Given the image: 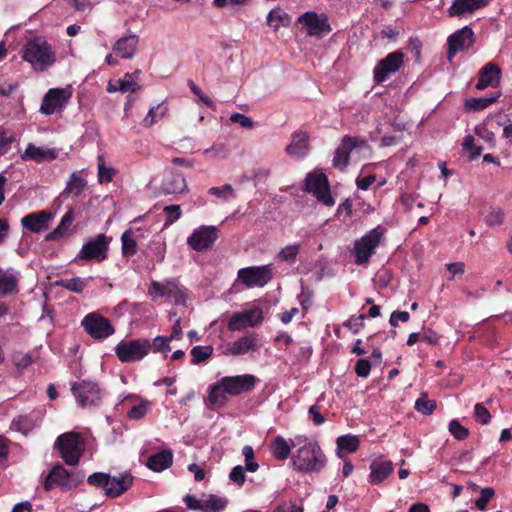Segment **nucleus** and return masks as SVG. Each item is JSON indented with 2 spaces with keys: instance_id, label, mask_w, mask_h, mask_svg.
Instances as JSON below:
<instances>
[{
  "instance_id": "4d7b16f0",
  "label": "nucleus",
  "mask_w": 512,
  "mask_h": 512,
  "mask_svg": "<svg viewBox=\"0 0 512 512\" xmlns=\"http://www.w3.org/2000/svg\"><path fill=\"white\" fill-rule=\"evenodd\" d=\"M12 427L23 434H27L32 428V420L28 416H19L12 421Z\"/></svg>"
},
{
  "instance_id": "ea45409f",
  "label": "nucleus",
  "mask_w": 512,
  "mask_h": 512,
  "mask_svg": "<svg viewBox=\"0 0 512 512\" xmlns=\"http://www.w3.org/2000/svg\"><path fill=\"white\" fill-rule=\"evenodd\" d=\"M97 167V176L100 184H106L113 180V177L116 174V170L113 167L107 166L105 164V158L102 154L98 155L97 157Z\"/></svg>"
},
{
  "instance_id": "bb28decb",
  "label": "nucleus",
  "mask_w": 512,
  "mask_h": 512,
  "mask_svg": "<svg viewBox=\"0 0 512 512\" xmlns=\"http://www.w3.org/2000/svg\"><path fill=\"white\" fill-rule=\"evenodd\" d=\"M489 0H454L453 4L448 9V14L451 17L461 16L464 13H472L480 8L486 7Z\"/></svg>"
},
{
  "instance_id": "7c9ffc66",
  "label": "nucleus",
  "mask_w": 512,
  "mask_h": 512,
  "mask_svg": "<svg viewBox=\"0 0 512 512\" xmlns=\"http://www.w3.org/2000/svg\"><path fill=\"white\" fill-rule=\"evenodd\" d=\"M173 462V454L169 450H162L161 452L151 455L147 460V467L155 472H162L169 468Z\"/></svg>"
},
{
  "instance_id": "bf43d9fd",
  "label": "nucleus",
  "mask_w": 512,
  "mask_h": 512,
  "mask_svg": "<svg viewBox=\"0 0 512 512\" xmlns=\"http://www.w3.org/2000/svg\"><path fill=\"white\" fill-rule=\"evenodd\" d=\"M164 212L166 213L165 226H169L177 221L182 214L181 208L179 205H168L164 207Z\"/></svg>"
},
{
  "instance_id": "f8f14e48",
  "label": "nucleus",
  "mask_w": 512,
  "mask_h": 512,
  "mask_svg": "<svg viewBox=\"0 0 512 512\" xmlns=\"http://www.w3.org/2000/svg\"><path fill=\"white\" fill-rule=\"evenodd\" d=\"M382 232L377 228L371 230L355 243V262L359 265L368 262L374 252V249L380 243Z\"/></svg>"
},
{
  "instance_id": "0e129e2a",
  "label": "nucleus",
  "mask_w": 512,
  "mask_h": 512,
  "mask_svg": "<svg viewBox=\"0 0 512 512\" xmlns=\"http://www.w3.org/2000/svg\"><path fill=\"white\" fill-rule=\"evenodd\" d=\"M229 478L232 482L242 486L246 480L245 469L240 465L235 466L231 470Z\"/></svg>"
},
{
  "instance_id": "c756f323",
  "label": "nucleus",
  "mask_w": 512,
  "mask_h": 512,
  "mask_svg": "<svg viewBox=\"0 0 512 512\" xmlns=\"http://www.w3.org/2000/svg\"><path fill=\"white\" fill-rule=\"evenodd\" d=\"M393 471L390 461L375 460L370 465V483L377 485L386 479Z\"/></svg>"
},
{
  "instance_id": "3c124183",
  "label": "nucleus",
  "mask_w": 512,
  "mask_h": 512,
  "mask_svg": "<svg viewBox=\"0 0 512 512\" xmlns=\"http://www.w3.org/2000/svg\"><path fill=\"white\" fill-rule=\"evenodd\" d=\"M504 221V211L500 208H492L485 216L488 226H500Z\"/></svg>"
},
{
  "instance_id": "603ef678",
  "label": "nucleus",
  "mask_w": 512,
  "mask_h": 512,
  "mask_svg": "<svg viewBox=\"0 0 512 512\" xmlns=\"http://www.w3.org/2000/svg\"><path fill=\"white\" fill-rule=\"evenodd\" d=\"M449 432L457 439V440H465L469 435V430L462 426L458 420H452L449 423Z\"/></svg>"
},
{
  "instance_id": "a211bd4d",
  "label": "nucleus",
  "mask_w": 512,
  "mask_h": 512,
  "mask_svg": "<svg viewBox=\"0 0 512 512\" xmlns=\"http://www.w3.org/2000/svg\"><path fill=\"white\" fill-rule=\"evenodd\" d=\"M222 386L227 394L237 396L242 393L250 392L256 384V377L251 374L226 376L221 378Z\"/></svg>"
},
{
  "instance_id": "f03ea898",
  "label": "nucleus",
  "mask_w": 512,
  "mask_h": 512,
  "mask_svg": "<svg viewBox=\"0 0 512 512\" xmlns=\"http://www.w3.org/2000/svg\"><path fill=\"white\" fill-rule=\"evenodd\" d=\"M291 464L300 472H319L326 465V457L317 443L305 444L293 454Z\"/></svg>"
},
{
  "instance_id": "2eb2a0df",
  "label": "nucleus",
  "mask_w": 512,
  "mask_h": 512,
  "mask_svg": "<svg viewBox=\"0 0 512 512\" xmlns=\"http://www.w3.org/2000/svg\"><path fill=\"white\" fill-rule=\"evenodd\" d=\"M365 147H367V142L365 140H360L356 137L344 136L341 144L335 151L333 166L340 170H344L349 164L350 153L356 148L362 149Z\"/></svg>"
},
{
  "instance_id": "338daca9",
  "label": "nucleus",
  "mask_w": 512,
  "mask_h": 512,
  "mask_svg": "<svg viewBox=\"0 0 512 512\" xmlns=\"http://www.w3.org/2000/svg\"><path fill=\"white\" fill-rule=\"evenodd\" d=\"M371 370V362L367 359H359L355 365V372L357 376L365 378L369 375Z\"/></svg>"
},
{
  "instance_id": "864d4df0",
  "label": "nucleus",
  "mask_w": 512,
  "mask_h": 512,
  "mask_svg": "<svg viewBox=\"0 0 512 512\" xmlns=\"http://www.w3.org/2000/svg\"><path fill=\"white\" fill-rule=\"evenodd\" d=\"M495 495V490L491 487L481 489L480 497L475 501L477 509L483 511L486 509L488 502Z\"/></svg>"
},
{
  "instance_id": "f257e3e1",
  "label": "nucleus",
  "mask_w": 512,
  "mask_h": 512,
  "mask_svg": "<svg viewBox=\"0 0 512 512\" xmlns=\"http://www.w3.org/2000/svg\"><path fill=\"white\" fill-rule=\"evenodd\" d=\"M23 58L39 71L46 70L56 60L51 45L42 37H35L25 43Z\"/></svg>"
},
{
  "instance_id": "69168bd1",
  "label": "nucleus",
  "mask_w": 512,
  "mask_h": 512,
  "mask_svg": "<svg viewBox=\"0 0 512 512\" xmlns=\"http://www.w3.org/2000/svg\"><path fill=\"white\" fill-rule=\"evenodd\" d=\"M475 133L481 139L490 144L491 147L495 145V135L492 131L488 130L486 126H478L475 128Z\"/></svg>"
},
{
  "instance_id": "e433bc0d",
  "label": "nucleus",
  "mask_w": 512,
  "mask_h": 512,
  "mask_svg": "<svg viewBox=\"0 0 512 512\" xmlns=\"http://www.w3.org/2000/svg\"><path fill=\"white\" fill-rule=\"evenodd\" d=\"M87 182L84 178L80 177L77 172H73L70 175V179L64 190V194L77 198L81 195L85 189Z\"/></svg>"
},
{
  "instance_id": "5701e85b",
  "label": "nucleus",
  "mask_w": 512,
  "mask_h": 512,
  "mask_svg": "<svg viewBox=\"0 0 512 512\" xmlns=\"http://www.w3.org/2000/svg\"><path fill=\"white\" fill-rule=\"evenodd\" d=\"M134 482V477L130 472H122L118 475L111 476L109 487H107V497L116 498L127 491Z\"/></svg>"
},
{
  "instance_id": "13d9d810",
  "label": "nucleus",
  "mask_w": 512,
  "mask_h": 512,
  "mask_svg": "<svg viewBox=\"0 0 512 512\" xmlns=\"http://www.w3.org/2000/svg\"><path fill=\"white\" fill-rule=\"evenodd\" d=\"M170 341V338L166 336H157L151 343V350L153 352L167 353L171 350V347L169 345Z\"/></svg>"
},
{
  "instance_id": "c85d7f7f",
  "label": "nucleus",
  "mask_w": 512,
  "mask_h": 512,
  "mask_svg": "<svg viewBox=\"0 0 512 512\" xmlns=\"http://www.w3.org/2000/svg\"><path fill=\"white\" fill-rule=\"evenodd\" d=\"M186 189V181L184 177L175 172H169L165 175L161 190L165 194L182 193Z\"/></svg>"
},
{
  "instance_id": "c9c22d12",
  "label": "nucleus",
  "mask_w": 512,
  "mask_h": 512,
  "mask_svg": "<svg viewBox=\"0 0 512 512\" xmlns=\"http://www.w3.org/2000/svg\"><path fill=\"white\" fill-rule=\"evenodd\" d=\"M90 279L91 277H73L69 279H60L56 281V285L68 291L79 294L82 293L83 290L87 287Z\"/></svg>"
},
{
  "instance_id": "cd10ccee",
  "label": "nucleus",
  "mask_w": 512,
  "mask_h": 512,
  "mask_svg": "<svg viewBox=\"0 0 512 512\" xmlns=\"http://www.w3.org/2000/svg\"><path fill=\"white\" fill-rule=\"evenodd\" d=\"M309 149V135L305 131H296L292 134L291 143L286 147V152L294 157L305 156Z\"/></svg>"
},
{
  "instance_id": "72a5a7b5",
  "label": "nucleus",
  "mask_w": 512,
  "mask_h": 512,
  "mask_svg": "<svg viewBox=\"0 0 512 512\" xmlns=\"http://www.w3.org/2000/svg\"><path fill=\"white\" fill-rule=\"evenodd\" d=\"M500 92H494L488 97H480V98H469L465 101V109L472 111H481L485 108L489 107L493 103L497 102L500 98Z\"/></svg>"
},
{
  "instance_id": "37998d69",
  "label": "nucleus",
  "mask_w": 512,
  "mask_h": 512,
  "mask_svg": "<svg viewBox=\"0 0 512 512\" xmlns=\"http://www.w3.org/2000/svg\"><path fill=\"white\" fill-rule=\"evenodd\" d=\"M213 354V347L210 345L207 346H195L191 349L192 360L191 363L194 365H198L207 359H209Z\"/></svg>"
},
{
  "instance_id": "7ed1b4c3",
  "label": "nucleus",
  "mask_w": 512,
  "mask_h": 512,
  "mask_svg": "<svg viewBox=\"0 0 512 512\" xmlns=\"http://www.w3.org/2000/svg\"><path fill=\"white\" fill-rule=\"evenodd\" d=\"M55 448L59 450L63 461L70 466L78 465L83 454V441L76 432H66L57 437Z\"/></svg>"
},
{
  "instance_id": "1a4fd4ad",
  "label": "nucleus",
  "mask_w": 512,
  "mask_h": 512,
  "mask_svg": "<svg viewBox=\"0 0 512 512\" xmlns=\"http://www.w3.org/2000/svg\"><path fill=\"white\" fill-rule=\"evenodd\" d=\"M238 279L248 288L263 287L273 277L270 265L251 266L238 271Z\"/></svg>"
},
{
  "instance_id": "423d86ee",
  "label": "nucleus",
  "mask_w": 512,
  "mask_h": 512,
  "mask_svg": "<svg viewBox=\"0 0 512 512\" xmlns=\"http://www.w3.org/2000/svg\"><path fill=\"white\" fill-rule=\"evenodd\" d=\"M108 246L109 238L105 234H98L83 244L74 261L95 260L101 262L107 258Z\"/></svg>"
},
{
  "instance_id": "8fccbe9b",
  "label": "nucleus",
  "mask_w": 512,
  "mask_h": 512,
  "mask_svg": "<svg viewBox=\"0 0 512 512\" xmlns=\"http://www.w3.org/2000/svg\"><path fill=\"white\" fill-rule=\"evenodd\" d=\"M436 406L435 400H429L425 397H420L415 402V409L424 415L431 414L436 409Z\"/></svg>"
},
{
  "instance_id": "4be33fe9",
  "label": "nucleus",
  "mask_w": 512,
  "mask_h": 512,
  "mask_svg": "<svg viewBox=\"0 0 512 512\" xmlns=\"http://www.w3.org/2000/svg\"><path fill=\"white\" fill-rule=\"evenodd\" d=\"M500 79V68L493 63H487L479 71V78L475 87L478 90H483L487 87H496L500 83Z\"/></svg>"
},
{
  "instance_id": "0eeeda50",
  "label": "nucleus",
  "mask_w": 512,
  "mask_h": 512,
  "mask_svg": "<svg viewBox=\"0 0 512 512\" xmlns=\"http://www.w3.org/2000/svg\"><path fill=\"white\" fill-rule=\"evenodd\" d=\"M148 294L152 300L158 297H172L176 304H185L186 301V291L176 279H168L164 282L152 281Z\"/></svg>"
},
{
  "instance_id": "09e8293b",
  "label": "nucleus",
  "mask_w": 512,
  "mask_h": 512,
  "mask_svg": "<svg viewBox=\"0 0 512 512\" xmlns=\"http://www.w3.org/2000/svg\"><path fill=\"white\" fill-rule=\"evenodd\" d=\"M208 193L222 198L225 201L230 198H235L234 189L230 184H225L222 187H212L209 189Z\"/></svg>"
},
{
  "instance_id": "052dcab7",
  "label": "nucleus",
  "mask_w": 512,
  "mask_h": 512,
  "mask_svg": "<svg viewBox=\"0 0 512 512\" xmlns=\"http://www.w3.org/2000/svg\"><path fill=\"white\" fill-rule=\"evenodd\" d=\"M116 83H117V89H119V91L122 93L136 92L137 90L140 89V85L134 79H129V78L124 77V79L116 80Z\"/></svg>"
},
{
  "instance_id": "de8ad7c7",
  "label": "nucleus",
  "mask_w": 512,
  "mask_h": 512,
  "mask_svg": "<svg viewBox=\"0 0 512 512\" xmlns=\"http://www.w3.org/2000/svg\"><path fill=\"white\" fill-rule=\"evenodd\" d=\"M150 405L151 403L149 401L142 400L138 405L133 406L128 411V418L132 420H139L143 418L146 415Z\"/></svg>"
},
{
  "instance_id": "6e6d98bb",
  "label": "nucleus",
  "mask_w": 512,
  "mask_h": 512,
  "mask_svg": "<svg viewBox=\"0 0 512 512\" xmlns=\"http://www.w3.org/2000/svg\"><path fill=\"white\" fill-rule=\"evenodd\" d=\"M300 249L299 244L288 245L281 249L277 258L280 261H294Z\"/></svg>"
},
{
  "instance_id": "9d476101",
  "label": "nucleus",
  "mask_w": 512,
  "mask_h": 512,
  "mask_svg": "<svg viewBox=\"0 0 512 512\" xmlns=\"http://www.w3.org/2000/svg\"><path fill=\"white\" fill-rule=\"evenodd\" d=\"M219 237L216 226H200L195 229L187 239V244L195 251L201 252L211 249Z\"/></svg>"
},
{
  "instance_id": "f3484780",
  "label": "nucleus",
  "mask_w": 512,
  "mask_h": 512,
  "mask_svg": "<svg viewBox=\"0 0 512 512\" xmlns=\"http://www.w3.org/2000/svg\"><path fill=\"white\" fill-rule=\"evenodd\" d=\"M71 390L81 407L96 405L100 401V389L94 382L83 380L73 384Z\"/></svg>"
},
{
  "instance_id": "ddd939ff",
  "label": "nucleus",
  "mask_w": 512,
  "mask_h": 512,
  "mask_svg": "<svg viewBox=\"0 0 512 512\" xmlns=\"http://www.w3.org/2000/svg\"><path fill=\"white\" fill-rule=\"evenodd\" d=\"M298 22L305 26L310 36L322 37L332 30L326 14H317L316 12L309 11L302 14L298 18Z\"/></svg>"
},
{
  "instance_id": "c03bdc74",
  "label": "nucleus",
  "mask_w": 512,
  "mask_h": 512,
  "mask_svg": "<svg viewBox=\"0 0 512 512\" xmlns=\"http://www.w3.org/2000/svg\"><path fill=\"white\" fill-rule=\"evenodd\" d=\"M359 438L355 435H343L337 439V447L350 453L355 452L359 447Z\"/></svg>"
},
{
  "instance_id": "9b49d317",
  "label": "nucleus",
  "mask_w": 512,
  "mask_h": 512,
  "mask_svg": "<svg viewBox=\"0 0 512 512\" xmlns=\"http://www.w3.org/2000/svg\"><path fill=\"white\" fill-rule=\"evenodd\" d=\"M263 318L262 309L254 307L234 313L228 321L227 328L230 331H240L248 327H255L262 323Z\"/></svg>"
},
{
  "instance_id": "4c0bfd02",
  "label": "nucleus",
  "mask_w": 512,
  "mask_h": 512,
  "mask_svg": "<svg viewBox=\"0 0 512 512\" xmlns=\"http://www.w3.org/2000/svg\"><path fill=\"white\" fill-rule=\"evenodd\" d=\"M72 222H73V214L71 211H69L64 214L59 225L46 236V240L57 241V240L61 239L67 232L68 228L71 226Z\"/></svg>"
},
{
  "instance_id": "774afa93",
  "label": "nucleus",
  "mask_w": 512,
  "mask_h": 512,
  "mask_svg": "<svg viewBox=\"0 0 512 512\" xmlns=\"http://www.w3.org/2000/svg\"><path fill=\"white\" fill-rule=\"evenodd\" d=\"M230 121L232 123H237L243 128H252L253 127V120L241 113H233L230 116Z\"/></svg>"
},
{
  "instance_id": "680f3d73",
  "label": "nucleus",
  "mask_w": 512,
  "mask_h": 512,
  "mask_svg": "<svg viewBox=\"0 0 512 512\" xmlns=\"http://www.w3.org/2000/svg\"><path fill=\"white\" fill-rule=\"evenodd\" d=\"M474 416L475 419L483 425H487L491 421L490 412L487 410L486 407H484L483 404L480 403H477L474 407Z\"/></svg>"
},
{
  "instance_id": "473e14b6",
  "label": "nucleus",
  "mask_w": 512,
  "mask_h": 512,
  "mask_svg": "<svg viewBox=\"0 0 512 512\" xmlns=\"http://www.w3.org/2000/svg\"><path fill=\"white\" fill-rule=\"evenodd\" d=\"M270 452L275 459L283 461L289 457L291 446L284 437L276 436L270 444Z\"/></svg>"
},
{
  "instance_id": "aec40b11",
  "label": "nucleus",
  "mask_w": 512,
  "mask_h": 512,
  "mask_svg": "<svg viewBox=\"0 0 512 512\" xmlns=\"http://www.w3.org/2000/svg\"><path fill=\"white\" fill-rule=\"evenodd\" d=\"M54 216V213L48 210L33 212L21 219V225L32 233H40L49 228Z\"/></svg>"
},
{
  "instance_id": "a878e982",
  "label": "nucleus",
  "mask_w": 512,
  "mask_h": 512,
  "mask_svg": "<svg viewBox=\"0 0 512 512\" xmlns=\"http://www.w3.org/2000/svg\"><path fill=\"white\" fill-rule=\"evenodd\" d=\"M69 471L62 465L57 464L53 466L51 471L45 478L44 488L51 490L55 486H61L64 489H69Z\"/></svg>"
},
{
  "instance_id": "e2e57ef3",
  "label": "nucleus",
  "mask_w": 512,
  "mask_h": 512,
  "mask_svg": "<svg viewBox=\"0 0 512 512\" xmlns=\"http://www.w3.org/2000/svg\"><path fill=\"white\" fill-rule=\"evenodd\" d=\"M191 91L199 97V99L209 108L215 109V104L210 97L205 95L201 89L192 81L188 82Z\"/></svg>"
},
{
  "instance_id": "6ab92c4d",
  "label": "nucleus",
  "mask_w": 512,
  "mask_h": 512,
  "mask_svg": "<svg viewBox=\"0 0 512 512\" xmlns=\"http://www.w3.org/2000/svg\"><path fill=\"white\" fill-rule=\"evenodd\" d=\"M71 93L65 89H50L42 100L40 112L44 115H52L57 110L65 107Z\"/></svg>"
},
{
  "instance_id": "49530a36",
  "label": "nucleus",
  "mask_w": 512,
  "mask_h": 512,
  "mask_svg": "<svg viewBox=\"0 0 512 512\" xmlns=\"http://www.w3.org/2000/svg\"><path fill=\"white\" fill-rule=\"evenodd\" d=\"M109 481H110V474L103 473V472H95L88 476L87 482L88 484L104 488L105 495L107 496V487H109Z\"/></svg>"
},
{
  "instance_id": "58836bf2",
  "label": "nucleus",
  "mask_w": 512,
  "mask_h": 512,
  "mask_svg": "<svg viewBox=\"0 0 512 512\" xmlns=\"http://www.w3.org/2000/svg\"><path fill=\"white\" fill-rule=\"evenodd\" d=\"M267 24L273 28L274 31H277L281 26L289 25V17L288 14L285 13L282 9L276 8L272 9L267 16Z\"/></svg>"
},
{
  "instance_id": "a18cd8bd",
  "label": "nucleus",
  "mask_w": 512,
  "mask_h": 512,
  "mask_svg": "<svg viewBox=\"0 0 512 512\" xmlns=\"http://www.w3.org/2000/svg\"><path fill=\"white\" fill-rule=\"evenodd\" d=\"M167 112V107L159 104L155 107H151L143 119L142 123L146 127H151L157 121V118H162Z\"/></svg>"
},
{
  "instance_id": "79ce46f5",
  "label": "nucleus",
  "mask_w": 512,
  "mask_h": 512,
  "mask_svg": "<svg viewBox=\"0 0 512 512\" xmlns=\"http://www.w3.org/2000/svg\"><path fill=\"white\" fill-rule=\"evenodd\" d=\"M122 252L125 256H133L137 251V244L134 238V232L131 229L126 230L121 236Z\"/></svg>"
},
{
  "instance_id": "5fc2aeb1",
  "label": "nucleus",
  "mask_w": 512,
  "mask_h": 512,
  "mask_svg": "<svg viewBox=\"0 0 512 512\" xmlns=\"http://www.w3.org/2000/svg\"><path fill=\"white\" fill-rule=\"evenodd\" d=\"M474 137L472 135H467L462 143L463 149L470 152L469 159H476L482 152V148L476 146L474 143Z\"/></svg>"
},
{
  "instance_id": "dca6fc26",
  "label": "nucleus",
  "mask_w": 512,
  "mask_h": 512,
  "mask_svg": "<svg viewBox=\"0 0 512 512\" xmlns=\"http://www.w3.org/2000/svg\"><path fill=\"white\" fill-rule=\"evenodd\" d=\"M404 54L400 51L389 53L380 60L373 70L374 80L383 83L389 74L397 72L403 65Z\"/></svg>"
},
{
  "instance_id": "39448f33",
  "label": "nucleus",
  "mask_w": 512,
  "mask_h": 512,
  "mask_svg": "<svg viewBox=\"0 0 512 512\" xmlns=\"http://www.w3.org/2000/svg\"><path fill=\"white\" fill-rule=\"evenodd\" d=\"M84 331L95 340H103L115 333L111 321L98 312H91L81 321Z\"/></svg>"
},
{
  "instance_id": "6e6552de",
  "label": "nucleus",
  "mask_w": 512,
  "mask_h": 512,
  "mask_svg": "<svg viewBox=\"0 0 512 512\" xmlns=\"http://www.w3.org/2000/svg\"><path fill=\"white\" fill-rule=\"evenodd\" d=\"M305 191L312 193L318 201L326 206L330 207L335 203L327 176L324 173H309L305 179Z\"/></svg>"
},
{
  "instance_id": "412c9836",
  "label": "nucleus",
  "mask_w": 512,
  "mask_h": 512,
  "mask_svg": "<svg viewBox=\"0 0 512 512\" xmlns=\"http://www.w3.org/2000/svg\"><path fill=\"white\" fill-rule=\"evenodd\" d=\"M258 348V335L256 333H250L229 344L226 348V354L233 356L244 355L249 351L257 350Z\"/></svg>"
},
{
  "instance_id": "4468645a",
  "label": "nucleus",
  "mask_w": 512,
  "mask_h": 512,
  "mask_svg": "<svg viewBox=\"0 0 512 512\" xmlns=\"http://www.w3.org/2000/svg\"><path fill=\"white\" fill-rule=\"evenodd\" d=\"M474 44V32L468 26H465L448 37V61H452L458 52H463L471 48Z\"/></svg>"
},
{
  "instance_id": "393cba45",
  "label": "nucleus",
  "mask_w": 512,
  "mask_h": 512,
  "mask_svg": "<svg viewBox=\"0 0 512 512\" xmlns=\"http://www.w3.org/2000/svg\"><path fill=\"white\" fill-rule=\"evenodd\" d=\"M139 43V37L131 34L118 39L113 45V51L123 59H132Z\"/></svg>"
},
{
  "instance_id": "20e7f679",
  "label": "nucleus",
  "mask_w": 512,
  "mask_h": 512,
  "mask_svg": "<svg viewBox=\"0 0 512 512\" xmlns=\"http://www.w3.org/2000/svg\"><path fill=\"white\" fill-rule=\"evenodd\" d=\"M151 350V342L146 338L121 341L115 348L117 358L123 363L142 360Z\"/></svg>"
},
{
  "instance_id": "a19ab883",
  "label": "nucleus",
  "mask_w": 512,
  "mask_h": 512,
  "mask_svg": "<svg viewBox=\"0 0 512 512\" xmlns=\"http://www.w3.org/2000/svg\"><path fill=\"white\" fill-rule=\"evenodd\" d=\"M225 394H227V392L222 386V380L220 379L216 384L210 386L208 396L210 403L219 406L225 405L227 401Z\"/></svg>"
},
{
  "instance_id": "2f4dec72",
  "label": "nucleus",
  "mask_w": 512,
  "mask_h": 512,
  "mask_svg": "<svg viewBox=\"0 0 512 512\" xmlns=\"http://www.w3.org/2000/svg\"><path fill=\"white\" fill-rule=\"evenodd\" d=\"M57 157V153L54 149H44L42 147L35 146L34 144H28L22 158L25 160H34L36 162H43L46 160H53Z\"/></svg>"
},
{
  "instance_id": "b1692460",
  "label": "nucleus",
  "mask_w": 512,
  "mask_h": 512,
  "mask_svg": "<svg viewBox=\"0 0 512 512\" xmlns=\"http://www.w3.org/2000/svg\"><path fill=\"white\" fill-rule=\"evenodd\" d=\"M20 273L13 269L0 268V297L16 294L18 292V282Z\"/></svg>"
},
{
  "instance_id": "f704fd0d",
  "label": "nucleus",
  "mask_w": 512,
  "mask_h": 512,
  "mask_svg": "<svg viewBox=\"0 0 512 512\" xmlns=\"http://www.w3.org/2000/svg\"><path fill=\"white\" fill-rule=\"evenodd\" d=\"M227 504L228 500L225 497L213 494L203 495L202 512H222Z\"/></svg>"
}]
</instances>
